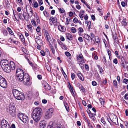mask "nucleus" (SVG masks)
Wrapping results in <instances>:
<instances>
[{"mask_svg": "<svg viewBox=\"0 0 128 128\" xmlns=\"http://www.w3.org/2000/svg\"><path fill=\"white\" fill-rule=\"evenodd\" d=\"M113 118L112 120V122L115 124L116 125H117V124H116V122H117V123L118 124V118L116 116L114 115H113Z\"/></svg>", "mask_w": 128, "mask_h": 128, "instance_id": "18", "label": "nucleus"}, {"mask_svg": "<svg viewBox=\"0 0 128 128\" xmlns=\"http://www.w3.org/2000/svg\"><path fill=\"white\" fill-rule=\"evenodd\" d=\"M58 29L60 32H64L66 30V28L64 26L61 25H60L58 27Z\"/></svg>", "mask_w": 128, "mask_h": 128, "instance_id": "12", "label": "nucleus"}, {"mask_svg": "<svg viewBox=\"0 0 128 128\" xmlns=\"http://www.w3.org/2000/svg\"><path fill=\"white\" fill-rule=\"evenodd\" d=\"M52 52V53L53 54H55V49L54 48H52L51 49H50Z\"/></svg>", "mask_w": 128, "mask_h": 128, "instance_id": "61", "label": "nucleus"}, {"mask_svg": "<svg viewBox=\"0 0 128 128\" xmlns=\"http://www.w3.org/2000/svg\"><path fill=\"white\" fill-rule=\"evenodd\" d=\"M64 104L66 110L67 112H69L70 111V108L68 104L66 102H64Z\"/></svg>", "mask_w": 128, "mask_h": 128, "instance_id": "25", "label": "nucleus"}, {"mask_svg": "<svg viewBox=\"0 0 128 128\" xmlns=\"http://www.w3.org/2000/svg\"><path fill=\"white\" fill-rule=\"evenodd\" d=\"M68 88L70 90V91L72 90H74L73 86L71 84H70L69 82H68Z\"/></svg>", "mask_w": 128, "mask_h": 128, "instance_id": "29", "label": "nucleus"}, {"mask_svg": "<svg viewBox=\"0 0 128 128\" xmlns=\"http://www.w3.org/2000/svg\"><path fill=\"white\" fill-rule=\"evenodd\" d=\"M0 64L4 72L7 73H9L11 72V68L7 60H2Z\"/></svg>", "mask_w": 128, "mask_h": 128, "instance_id": "3", "label": "nucleus"}, {"mask_svg": "<svg viewBox=\"0 0 128 128\" xmlns=\"http://www.w3.org/2000/svg\"><path fill=\"white\" fill-rule=\"evenodd\" d=\"M8 122L6 120H4L2 121L1 124L2 128H4L8 124Z\"/></svg>", "mask_w": 128, "mask_h": 128, "instance_id": "14", "label": "nucleus"}, {"mask_svg": "<svg viewBox=\"0 0 128 128\" xmlns=\"http://www.w3.org/2000/svg\"><path fill=\"white\" fill-rule=\"evenodd\" d=\"M87 123L88 124L89 128H92L93 127L92 124H91L90 122H88Z\"/></svg>", "mask_w": 128, "mask_h": 128, "instance_id": "51", "label": "nucleus"}, {"mask_svg": "<svg viewBox=\"0 0 128 128\" xmlns=\"http://www.w3.org/2000/svg\"><path fill=\"white\" fill-rule=\"evenodd\" d=\"M24 14H26V12H24V14H23V16L24 18V20H25L26 21L28 22L29 20V18L28 17L27 18V16L26 15H24Z\"/></svg>", "mask_w": 128, "mask_h": 128, "instance_id": "35", "label": "nucleus"}, {"mask_svg": "<svg viewBox=\"0 0 128 128\" xmlns=\"http://www.w3.org/2000/svg\"><path fill=\"white\" fill-rule=\"evenodd\" d=\"M40 27L39 26L37 27L36 29V31L37 32H39L40 31Z\"/></svg>", "mask_w": 128, "mask_h": 128, "instance_id": "60", "label": "nucleus"}, {"mask_svg": "<svg viewBox=\"0 0 128 128\" xmlns=\"http://www.w3.org/2000/svg\"><path fill=\"white\" fill-rule=\"evenodd\" d=\"M44 87L46 90H50L51 89V86L46 82L45 83V85Z\"/></svg>", "mask_w": 128, "mask_h": 128, "instance_id": "15", "label": "nucleus"}, {"mask_svg": "<svg viewBox=\"0 0 128 128\" xmlns=\"http://www.w3.org/2000/svg\"><path fill=\"white\" fill-rule=\"evenodd\" d=\"M124 97L126 100H128V93L126 94Z\"/></svg>", "mask_w": 128, "mask_h": 128, "instance_id": "48", "label": "nucleus"}, {"mask_svg": "<svg viewBox=\"0 0 128 128\" xmlns=\"http://www.w3.org/2000/svg\"><path fill=\"white\" fill-rule=\"evenodd\" d=\"M121 4L122 6L123 7H124L126 6V3L124 2H122L121 3Z\"/></svg>", "mask_w": 128, "mask_h": 128, "instance_id": "63", "label": "nucleus"}, {"mask_svg": "<svg viewBox=\"0 0 128 128\" xmlns=\"http://www.w3.org/2000/svg\"><path fill=\"white\" fill-rule=\"evenodd\" d=\"M53 112V109L50 108L48 110L45 114V118L47 119H49L52 116V114Z\"/></svg>", "mask_w": 128, "mask_h": 128, "instance_id": "5", "label": "nucleus"}, {"mask_svg": "<svg viewBox=\"0 0 128 128\" xmlns=\"http://www.w3.org/2000/svg\"><path fill=\"white\" fill-rule=\"evenodd\" d=\"M40 126H46V122L44 121H42L40 123Z\"/></svg>", "mask_w": 128, "mask_h": 128, "instance_id": "34", "label": "nucleus"}, {"mask_svg": "<svg viewBox=\"0 0 128 128\" xmlns=\"http://www.w3.org/2000/svg\"><path fill=\"white\" fill-rule=\"evenodd\" d=\"M42 110L40 108H36L33 110L32 114L34 120L38 122L40 119L42 115Z\"/></svg>", "mask_w": 128, "mask_h": 128, "instance_id": "2", "label": "nucleus"}, {"mask_svg": "<svg viewBox=\"0 0 128 128\" xmlns=\"http://www.w3.org/2000/svg\"><path fill=\"white\" fill-rule=\"evenodd\" d=\"M9 65L10 66L11 69L12 70H14L16 68V65L12 61L10 62V64Z\"/></svg>", "mask_w": 128, "mask_h": 128, "instance_id": "17", "label": "nucleus"}, {"mask_svg": "<svg viewBox=\"0 0 128 128\" xmlns=\"http://www.w3.org/2000/svg\"><path fill=\"white\" fill-rule=\"evenodd\" d=\"M71 76L72 80H74L76 77V75L74 73H72L71 74Z\"/></svg>", "mask_w": 128, "mask_h": 128, "instance_id": "44", "label": "nucleus"}, {"mask_svg": "<svg viewBox=\"0 0 128 128\" xmlns=\"http://www.w3.org/2000/svg\"><path fill=\"white\" fill-rule=\"evenodd\" d=\"M26 59H27L29 64L30 65V66H32V63L30 62V60H29V59L27 58H26Z\"/></svg>", "mask_w": 128, "mask_h": 128, "instance_id": "53", "label": "nucleus"}, {"mask_svg": "<svg viewBox=\"0 0 128 128\" xmlns=\"http://www.w3.org/2000/svg\"><path fill=\"white\" fill-rule=\"evenodd\" d=\"M62 48L64 50H66L67 49V48L66 47V45H65L64 44H62Z\"/></svg>", "mask_w": 128, "mask_h": 128, "instance_id": "49", "label": "nucleus"}, {"mask_svg": "<svg viewBox=\"0 0 128 128\" xmlns=\"http://www.w3.org/2000/svg\"><path fill=\"white\" fill-rule=\"evenodd\" d=\"M40 54L41 55L43 56H44L46 55L44 52L43 50H41V51Z\"/></svg>", "mask_w": 128, "mask_h": 128, "instance_id": "50", "label": "nucleus"}, {"mask_svg": "<svg viewBox=\"0 0 128 128\" xmlns=\"http://www.w3.org/2000/svg\"><path fill=\"white\" fill-rule=\"evenodd\" d=\"M21 120L24 123H26L28 122V119L27 116H25Z\"/></svg>", "mask_w": 128, "mask_h": 128, "instance_id": "16", "label": "nucleus"}, {"mask_svg": "<svg viewBox=\"0 0 128 128\" xmlns=\"http://www.w3.org/2000/svg\"><path fill=\"white\" fill-rule=\"evenodd\" d=\"M49 21L50 22H52V23L53 24L56 23L57 22L58 19L56 17H51L49 19Z\"/></svg>", "mask_w": 128, "mask_h": 128, "instance_id": "10", "label": "nucleus"}, {"mask_svg": "<svg viewBox=\"0 0 128 128\" xmlns=\"http://www.w3.org/2000/svg\"><path fill=\"white\" fill-rule=\"evenodd\" d=\"M10 113L11 115L13 117H14L16 116V110L10 111Z\"/></svg>", "mask_w": 128, "mask_h": 128, "instance_id": "23", "label": "nucleus"}, {"mask_svg": "<svg viewBox=\"0 0 128 128\" xmlns=\"http://www.w3.org/2000/svg\"><path fill=\"white\" fill-rule=\"evenodd\" d=\"M33 11L32 10L30 11V13H28L29 17L30 18H32L33 16Z\"/></svg>", "mask_w": 128, "mask_h": 128, "instance_id": "39", "label": "nucleus"}, {"mask_svg": "<svg viewBox=\"0 0 128 128\" xmlns=\"http://www.w3.org/2000/svg\"><path fill=\"white\" fill-rule=\"evenodd\" d=\"M71 31L72 33L75 34L77 30L75 28L72 27L71 29Z\"/></svg>", "mask_w": 128, "mask_h": 128, "instance_id": "36", "label": "nucleus"}, {"mask_svg": "<svg viewBox=\"0 0 128 128\" xmlns=\"http://www.w3.org/2000/svg\"><path fill=\"white\" fill-rule=\"evenodd\" d=\"M100 101L101 105L104 106V102H105V100H104V99L102 98H100Z\"/></svg>", "mask_w": 128, "mask_h": 128, "instance_id": "38", "label": "nucleus"}, {"mask_svg": "<svg viewBox=\"0 0 128 128\" xmlns=\"http://www.w3.org/2000/svg\"><path fill=\"white\" fill-rule=\"evenodd\" d=\"M103 58L104 61V64H106L107 61H106V58L105 56H103Z\"/></svg>", "mask_w": 128, "mask_h": 128, "instance_id": "54", "label": "nucleus"}, {"mask_svg": "<svg viewBox=\"0 0 128 128\" xmlns=\"http://www.w3.org/2000/svg\"><path fill=\"white\" fill-rule=\"evenodd\" d=\"M113 84L115 86H117L118 85V83L117 81L116 80H115L113 81Z\"/></svg>", "mask_w": 128, "mask_h": 128, "instance_id": "58", "label": "nucleus"}, {"mask_svg": "<svg viewBox=\"0 0 128 128\" xmlns=\"http://www.w3.org/2000/svg\"><path fill=\"white\" fill-rule=\"evenodd\" d=\"M38 2H34V6L35 8H38Z\"/></svg>", "mask_w": 128, "mask_h": 128, "instance_id": "46", "label": "nucleus"}, {"mask_svg": "<svg viewBox=\"0 0 128 128\" xmlns=\"http://www.w3.org/2000/svg\"><path fill=\"white\" fill-rule=\"evenodd\" d=\"M19 35V37L20 38L22 42L23 43H24L25 42V40L23 36L21 34H20Z\"/></svg>", "mask_w": 128, "mask_h": 128, "instance_id": "24", "label": "nucleus"}, {"mask_svg": "<svg viewBox=\"0 0 128 128\" xmlns=\"http://www.w3.org/2000/svg\"><path fill=\"white\" fill-rule=\"evenodd\" d=\"M9 111L16 110V108L15 107V104H14L11 103L9 106Z\"/></svg>", "mask_w": 128, "mask_h": 128, "instance_id": "13", "label": "nucleus"}, {"mask_svg": "<svg viewBox=\"0 0 128 128\" xmlns=\"http://www.w3.org/2000/svg\"><path fill=\"white\" fill-rule=\"evenodd\" d=\"M7 82L6 79L0 76V86L4 88L7 87Z\"/></svg>", "mask_w": 128, "mask_h": 128, "instance_id": "4", "label": "nucleus"}, {"mask_svg": "<svg viewBox=\"0 0 128 128\" xmlns=\"http://www.w3.org/2000/svg\"><path fill=\"white\" fill-rule=\"evenodd\" d=\"M16 14H18V17L21 20H24V18H23L22 17V16H23V14L22 13H18V12H16Z\"/></svg>", "mask_w": 128, "mask_h": 128, "instance_id": "28", "label": "nucleus"}, {"mask_svg": "<svg viewBox=\"0 0 128 128\" xmlns=\"http://www.w3.org/2000/svg\"><path fill=\"white\" fill-rule=\"evenodd\" d=\"M83 36L84 38L88 41L89 42H90V38H91V37L90 36L87 34H85Z\"/></svg>", "mask_w": 128, "mask_h": 128, "instance_id": "20", "label": "nucleus"}, {"mask_svg": "<svg viewBox=\"0 0 128 128\" xmlns=\"http://www.w3.org/2000/svg\"><path fill=\"white\" fill-rule=\"evenodd\" d=\"M59 10L60 12L61 13H64L65 12L64 9L63 8H60Z\"/></svg>", "mask_w": 128, "mask_h": 128, "instance_id": "45", "label": "nucleus"}, {"mask_svg": "<svg viewBox=\"0 0 128 128\" xmlns=\"http://www.w3.org/2000/svg\"><path fill=\"white\" fill-rule=\"evenodd\" d=\"M32 24L34 26H36V21L35 20H32L31 21Z\"/></svg>", "mask_w": 128, "mask_h": 128, "instance_id": "47", "label": "nucleus"}, {"mask_svg": "<svg viewBox=\"0 0 128 128\" xmlns=\"http://www.w3.org/2000/svg\"><path fill=\"white\" fill-rule=\"evenodd\" d=\"M77 76H78L79 78L82 81H83L84 80V78L83 77L82 75L80 73H78L77 74Z\"/></svg>", "mask_w": 128, "mask_h": 128, "instance_id": "21", "label": "nucleus"}, {"mask_svg": "<svg viewBox=\"0 0 128 128\" xmlns=\"http://www.w3.org/2000/svg\"><path fill=\"white\" fill-rule=\"evenodd\" d=\"M122 63L121 64V66L125 68L126 66V63L125 61L124 60V58L122 57Z\"/></svg>", "mask_w": 128, "mask_h": 128, "instance_id": "19", "label": "nucleus"}, {"mask_svg": "<svg viewBox=\"0 0 128 128\" xmlns=\"http://www.w3.org/2000/svg\"><path fill=\"white\" fill-rule=\"evenodd\" d=\"M35 41L38 45L41 44L42 43V40L39 36L36 38Z\"/></svg>", "mask_w": 128, "mask_h": 128, "instance_id": "9", "label": "nucleus"}, {"mask_svg": "<svg viewBox=\"0 0 128 128\" xmlns=\"http://www.w3.org/2000/svg\"><path fill=\"white\" fill-rule=\"evenodd\" d=\"M24 98L25 97L24 94L21 92L17 97H16L15 98L18 100H24Z\"/></svg>", "mask_w": 128, "mask_h": 128, "instance_id": "7", "label": "nucleus"}, {"mask_svg": "<svg viewBox=\"0 0 128 128\" xmlns=\"http://www.w3.org/2000/svg\"><path fill=\"white\" fill-rule=\"evenodd\" d=\"M67 57H70L69 58V59L70 60H71V55L70 53L69 52H66L65 53Z\"/></svg>", "mask_w": 128, "mask_h": 128, "instance_id": "30", "label": "nucleus"}, {"mask_svg": "<svg viewBox=\"0 0 128 128\" xmlns=\"http://www.w3.org/2000/svg\"><path fill=\"white\" fill-rule=\"evenodd\" d=\"M45 37L46 40H47L49 42H52V40L50 34L48 31L46 30L45 32Z\"/></svg>", "mask_w": 128, "mask_h": 128, "instance_id": "6", "label": "nucleus"}, {"mask_svg": "<svg viewBox=\"0 0 128 128\" xmlns=\"http://www.w3.org/2000/svg\"><path fill=\"white\" fill-rule=\"evenodd\" d=\"M66 24L68 25L69 24V21L70 20V18H66Z\"/></svg>", "mask_w": 128, "mask_h": 128, "instance_id": "42", "label": "nucleus"}, {"mask_svg": "<svg viewBox=\"0 0 128 128\" xmlns=\"http://www.w3.org/2000/svg\"><path fill=\"white\" fill-rule=\"evenodd\" d=\"M78 40L80 42H82L83 41L82 38V37H80L78 38Z\"/></svg>", "mask_w": 128, "mask_h": 128, "instance_id": "62", "label": "nucleus"}, {"mask_svg": "<svg viewBox=\"0 0 128 128\" xmlns=\"http://www.w3.org/2000/svg\"><path fill=\"white\" fill-rule=\"evenodd\" d=\"M43 14L45 17L46 18L48 17L49 15V14L46 11H44L43 12Z\"/></svg>", "mask_w": 128, "mask_h": 128, "instance_id": "37", "label": "nucleus"}, {"mask_svg": "<svg viewBox=\"0 0 128 128\" xmlns=\"http://www.w3.org/2000/svg\"><path fill=\"white\" fill-rule=\"evenodd\" d=\"M113 62L116 64H118V61L116 58L114 60Z\"/></svg>", "mask_w": 128, "mask_h": 128, "instance_id": "56", "label": "nucleus"}, {"mask_svg": "<svg viewBox=\"0 0 128 128\" xmlns=\"http://www.w3.org/2000/svg\"><path fill=\"white\" fill-rule=\"evenodd\" d=\"M126 18H124L122 23V26H126L127 25V23L126 22Z\"/></svg>", "mask_w": 128, "mask_h": 128, "instance_id": "27", "label": "nucleus"}, {"mask_svg": "<svg viewBox=\"0 0 128 128\" xmlns=\"http://www.w3.org/2000/svg\"><path fill=\"white\" fill-rule=\"evenodd\" d=\"M123 82L127 84L128 83V79H124V80Z\"/></svg>", "mask_w": 128, "mask_h": 128, "instance_id": "59", "label": "nucleus"}, {"mask_svg": "<svg viewBox=\"0 0 128 128\" xmlns=\"http://www.w3.org/2000/svg\"><path fill=\"white\" fill-rule=\"evenodd\" d=\"M67 39L70 40H72V34H68L67 35Z\"/></svg>", "mask_w": 128, "mask_h": 128, "instance_id": "31", "label": "nucleus"}, {"mask_svg": "<svg viewBox=\"0 0 128 128\" xmlns=\"http://www.w3.org/2000/svg\"><path fill=\"white\" fill-rule=\"evenodd\" d=\"M78 33L80 36V34H81L83 33L84 32V30L83 28L81 27H80L78 29Z\"/></svg>", "mask_w": 128, "mask_h": 128, "instance_id": "26", "label": "nucleus"}, {"mask_svg": "<svg viewBox=\"0 0 128 128\" xmlns=\"http://www.w3.org/2000/svg\"><path fill=\"white\" fill-rule=\"evenodd\" d=\"M92 84L94 86H96L97 85V83L95 81H93L92 82Z\"/></svg>", "mask_w": 128, "mask_h": 128, "instance_id": "55", "label": "nucleus"}, {"mask_svg": "<svg viewBox=\"0 0 128 128\" xmlns=\"http://www.w3.org/2000/svg\"><path fill=\"white\" fill-rule=\"evenodd\" d=\"M16 74L17 79L20 82L24 81V83L26 85L30 84L29 75L28 74H24L23 70L20 69H17Z\"/></svg>", "mask_w": 128, "mask_h": 128, "instance_id": "1", "label": "nucleus"}, {"mask_svg": "<svg viewBox=\"0 0 128 128\" xmlns=\"http://www.w3.org/2000/svg\"><path fill=\"white\" fill-rule=\"evenodd\" d=\"M82 70L84 69V65L82 63H80L79 64Z\"/></svg>", "mask_w": 128, "mask_h": 128, "instance_id": "52", "label": "nucleus"}, {"mask_svg": "<svg viewBox=\"0 0 128 128\" xmlns=\"http://www.w3.org/2000/svg\"><path fill=\"white\" fill-rule=\"evenodd\" d=\"M25 115V114H23L21 113H18V118L20 120L23 118V117Z\"/></svg>", "mask_w": 128, "mask_h": 128, "instance_id": "22", "label": "nucleus"}, {"mask_svg": "<svg viewBox=\"0 0 128 128\" xmlns=\"http://www.w3.org/2000/svg\"><path fill=\"white\" fill-rule=\"evenodd\" d=\"M79 20L76 17H75L73 19V22L75 24H77L78 23Z\"/></svg>", "mask_w": 128, "mask_h": 128, "instance_id": "41", "label": "nucleus"}, {"mask_svg": "<svg viewBox=\"0 0 128 128\" xmlns=\"http://www.w3.org/2000/svg\"><path fill=\"white\" fill-rule=\"evenodd\" d=\"M101 122L103 123L104 124H106V122L104 120V118H102L101 119Z\"/></svg>", "mask_w": 128, "mask_h": 128, "instance_id": "57", "label": "nucleus"}, {"mask_svg": "<svg viewBox=\"0 0 128 128\" xmlns=\"http://www.w3.org/2000/svg\"><path fill=\"white\" fill-rule=\"evenodd\" d=\"M46 69H47V70H48L49 72H50L51 71V69L50 68V66H47L46 67Z\"/></svg>", "mask_w": 128, "mask_h": 128, "instance_id": "64", "label": "nucleus"}, {"mask_svg": "<svg viewBox=\"0 0 128 128\" xmlns=\"http://www.w3.org/2000/svg\"><path fill=\"white\" fill-rule=\"evenodd\" d=\"M77 58L78 61L80 62L84 61V58L82 54H80L77 56Z\"/></svg>", "mask_w": 128, "mask_h": 128, "instance_id": "11", "label": "nucleus"}, {"mask_svg": "<svg viewBox=\"0 0 128 128\" xmlns=\"http://www.w3.org/2000/svg\"><path fill=\"white\" fill-rule=\"evenodd\" d=\"M95 40L96 43L98 44H99L100 43V40L98 37L97 36H96L95 37Z\"/></svg>", "mask_w": 128, "mask_h": 128, "instance_id": "32", "label": "nucleus"}, {"mask_svg": "<svg viewBox=\"0 0 128 128\" xmlns=\"http://www.w3.org/2000/svg\"><path fill=\"white\" fill-rule=\"evenodd\" d=\"M7 30L11 34L13 35L14 34V33L12 31L10 28L9 27H8L7 28Z\"/></svg>", "mask_w": 128, "mask_h": 128, "instance_id": "40", "label": "nucleus"}, {"mask_svg": "<svg viewBox=\"0 0 128 128\" xmlns=\"http://www.w3.org/2000/svg\"><path fill=\"white\" fill-rule=\"evenodd\" d=\"M91 22L90 21H89L88 22L87 26L88 28V30H90L91 28Z\"/></svg>", "mask_w": 128, "mask_h": 128, "instance_id": "33", "label": "nucleus"}, {"mask_svg": "<svg viewBox=\"0 0 128 128\" xmlns=\"http://www.w3.org/2000/svg\"><path fill=\"white\" fill-rule=\"evenodd\" d=\"M21 92H20L16 89H14L12 90L13 94L15 98L17 97Z\"/></svg>", "mask_w": 128, "mask_h": 128, "instance_id": "8", "label": "nucleus"}, {"mask_svg": "<svg viewBox=\"0 0 128 128\" xmlns=\"http://www.w3.org/2000/svg\"><path fill=\"white\" fill-rule=\"evenodd\" d=\"M107 52L108 54V55L109 56V59L110 60H111L110 58L111 57V52L109 50H107Z\"/></svg>", "mask_w": 128, "mask_h": 128, "instance_id": "43", "label": "nucleus"}]
</instances>
